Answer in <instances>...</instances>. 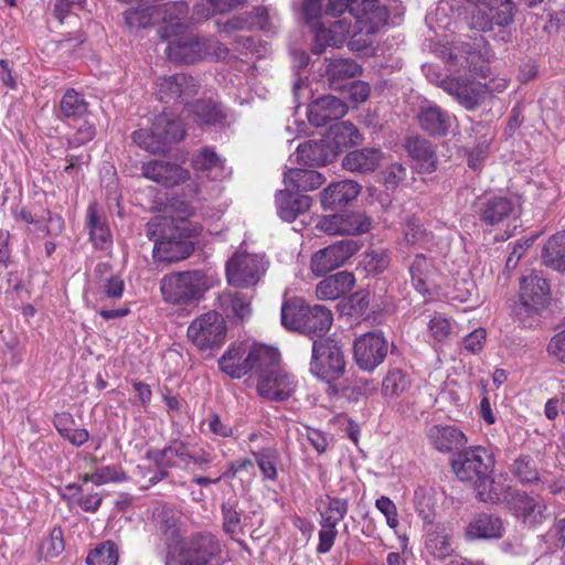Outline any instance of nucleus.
<instances>
[{"label":"nucleus","instance_id":"obj_3","mask_svg":"<svg viewBox=\"0 0 565 565\" xmlns=\"http://www.w3.org/2000/svg\"><path fill=\"white\" fill-rule=\"evenodd\" d=\"M550 302V285L546 278L533 271L520 281V302L514 308L518 320L525 328L536 324L537 316Z\"/></svg>","mask_w":565,"mask_h":565},{"label":"nucleus","instance_id":"obj_46","mask_svg":"<svg viewBox=\"0 0 565 565\" xmlns=\"http://www.w3.org/2000/svg\"><path fill=\"white\" fill-rule=\"evenodd\" d=\"M477 498L482 502L498 503L508 501L510 492L505 491L502 483L495 482L490 475L484 476L475 483Z\"/></svg>","mask_w":565,"mask_h":565},{"label":"nucleus","instance_id":"obj_7","mask_svg":"<svg viewBox=\"0 0 565 565\" xmlns=\"http://www.w3.org/2000/svg\"><path fill=\"white\" fill-rule=\"evenodd\" d=\"M278 363L279 360L268 365L260 366L256 373L257 393L263 398L274 402L288 399L298 387L296 377L282 370Z\"/></svg>","mask_w":565,"mask_h":565},{"label":"nucleus","instance_id":"obj_20","mask_svg":"<svg viewBox=\"0 0 565 565\" xmlns=\"http://www.w3.org/2000/svg\"><path fill=\"white\" fill-rule=\"evenodd\" d=\"M160 225L161 221L148 224V236L154 242L153 258L158 262L173 263L188 257L192 250L188 242L166 236L156 237Z\"/></svg>","mask_w":565,"mask_h":565},{"label":"nucleus","instance_id":"obj_35","mask_svg":"<svg viewBox=\"0 0 565 565\" xmlns=\"http://www.w3.org/2000/svg\"><path fill=\"white\" fill-rule=\"evenodd\" d=\"M408 270L415 289L422 295L428 294L437 276V267L433 259L424 254H417L409 264Z\"/></svg>","mask_w":565,"mask_h":565},{"label":"nucleus","instance_id":"obj_22","mask_svg":"<svg viewBox=\"0 0 565 565\" xmlns=\"http://www.w3.org/2000/svg\"><path fill=\"white\" fill-rule=\"evenodd\" d=\"M507 502L513 515L527 526H536L545 519L546 507L524 492L511 493Z\"/></svg>","mask_w":565,"mask_h":565},{"label":"nucleus","instance_id":"obj_1","mask_svg":"<svg viewBox=\"0 0 565 565\" xmlns=\"http://www.w3.org/2000/svg\"><path fill=\"white\" fill-rule=\"evenodd\" d=\"M279 352L260 343H232L218 359L220 370L232 379H242L249 372L279 360Z\"/></svg>","mask_w":565,"mask_h":565},{"label":"nucleus","instance_id":"obj_54","mask_svg":"<svg viewBox=\"0 0 565 565\" xmlns=\"http://www.w3.org/2000/svg\"><path fill=\"white\" fill-rule=\"evenodd\" d=\"M88 565H117L118 551L116 545L110 542H104L94 548L86 559Z\"/></svg>","mask_w":565,"mask_h":565},{"label":"nucleus","instance_id":"obj_12","mask_svg":"<svg viewBox=\"0 0 565 565\" xmlns=\"http://www.w3.org/2000/svg\"><path fill=\"white\" fill-rule=\"evenodd\" d=\"M388 352V342L382 332H366L353 343V358L361 370L373 371L382 364Z\"/></svg>","mask_w":565,"mask_h":565},{"label":"nucleus","instance_id":"obj_30","mask_svg":"<svg viewBox=\"0 0 565 565\" xmlns=\"http://www.w3.org/2000/svg\"><path fill=\"white\" fill-rule=\"evenodd\" d=\"M323 138L328 148L333 151V159L343 149L355 146L362 141V135L350 121H341L331 126Z\"/></svg>","mask_w":565,"mask_h":565},{"label":"nucleus","instance_id":"obj_59","mask_svg":"<svg viewBox=\"0 0 565 565\" xmlns=\"http://www.w3.org/2000/svg\"><path fill=\"white\" fill-rule=\"evenodd\" d=\"M342 214V233L343 235H358L366 233L370 230L371 221L360 212L341 213Z\"/></svg>","mask_w":565,"mask_h":565},{"label":"nucleus","instance_id":"obj_53","mask_svg":"<svg viewBox=\"0 0 565 565\" xmlns=\"http://www.w3.org/2000/svg\"><path fill=\"white\" fill-rule=\"evenodd\" d=\"M255 461L265 479L275 481L277 479L278 454L273 448H264L253 452Z\"/></svg>","mask_w":565,"mask_h":565},{"label":"nucleus","instance_id":"obj_27","mask_svg":"<svg viewBox=\"0 0 565 565\" xmlns=\"http://www.w3.org/2000/svg\"><path fill=\"white\" fill-rule=\"evenodd\" d=\"M361 189L353 180L333 182L320 193L321 204L326 210L345 205L358 198Z\"/></svg>","mask_w":565,"mask_h":565},{"label":"nucleus","instance_id":"obj_21","mask_svg":"<svg viewBox=\"0 0 565 565\" xmlns=\"http://www.w3.org/2000/svg\"><path fill=\"white\" fill-rule=\"evenodd\" d=\"M429 445L437 451L449 454L466 446L467 437L463 431L455 425L435 424L426 431Z\"/></svg>","mask_w":565,"mask_h":565},{"label":"nucleus","instance_id":"obj_26","mask_svg":"<svg viewBox=\"0 0 565 565\" xmlns=\"http://www.w3.org/2000/svg\"><path fill=\"white\" fill-rule=\"evenodd\" d=\"M384 153L380 148H361L348 152L342 167L350 172L366 174L375 171L383 162Z\"/></svg>","mask_w":565,"mask_h":565},{"label":"nucleus","instance_id":"obj_18","mask_svg":"<svg viewBox=\"0 0 565 565\" xmlns=\"http://www.w3.org/2000/svg\"><path fill=\"white\" fill-rule=\"evenodd\" d=\"M441 87L468 110L477 108L487 96V87L481 82L467 77L447 78Z\"/></svg>","mask_w":565,"mask_h":565},{"label":"nucleus","instance_id":"obj_42","mask_svg":"<svg viewBox=\"0 0 565 565\" xmlns=\"http://www.w3.org/2000/svg\"><path fill=\"white\" fill-rule=\"evenodd\" d=\"M285 183L298 191H312L319 188L323 182L324 178L321 173L311 169L289 168L284 174Z\"/></svg>","mask_w":565,"mask_h":565},{"label":"nucleus","instance_id":"obj_44","mask_svg":"<svg viewBox=\"0 0 565 565\" xmlns=\"http://www.w3.org/2000/svg\"><path fill=\"white\" fill-rule=\"evenodd\" d=\"M54 426L58 434L74 446L79 447L89 438L86 429L75 427V420L71 413H57L54 417Z\"/></svg>","mask_w":565,"mask_h":565},{"label":"nucleus","instance_id":"obj_58","mask_svg":"<svg viewBox=\"0 0 565 565\" xmlns=\"http://www.w3.org/2000/svg\"><path fill=\"white\" fill-rule=\"evenodd\" d=\"M456 323L443 315H434L428 323L429 334L436 342L446 341L456 333Z\"/></svg>","mask_w":565,"mask_h":565},{"label":"nucleus","instance_id":"obj_5","mask_svg":"<svg viewBox=\"0 0 565 565\" xmlns=\"http://www.w3.org/2000/svg\"><path fill=\"white\" fill-rule=\"evenodd\" d=\"M317 511L320 515L317 552L326 554L334 544L338 535L337 525L345 518L349 511V502L347 499L326 494L318 500Z\"/></svg>","mask_w":565,"mask_h":565},{"label":"nucleus","instance_id":"obj_14","mask_svg":"<svg viewBox=\"0 0 565 565\" xmlns=\"http://www.w3.org/2000/svg\"><path fill=\"white\" fill-rule=\"evenodd\" d=\"M386 0H351V14L360 33L373 34L387 23Z\"/></svg>","mask_w":565,"mask_h":565},{"label":"nucleus","instance_id":"obj_23","mask_svg":"<svg viewBox=\"0 0 565 565\" xmlns=\"http://www.w3.org/2000/svg\"><path fill=\"white\" fill-rule=\"evenodd\" d=\"M520 207L521 202L518 196H491L483 203L481 220L487 224L494 225L509 218H516Z\"/></svg>","mask_w":565,"mask_h":565},{"label":"nucleus","instance_id":"obj_31","mask_svg":"<svg viewBox=\"0 0 565 565\" xmlns=\"http://www.w3.org/2000/svg\"><path fill=\"white\" fill-rule=\"evenodd\" d=\"M192 167L199 178L222 180L230 174L224 161L211 148H203L192 159Z\"/></svg>","mask_w":565,"mask_h":565},{"label":"nucleus","instance_id":"obj_6","mask_svg":"<svg viewBox=\"0 0 565 565\" xmlns=\"http://www.w3.org/2000/svg\"><path fill=\"white\" fill-rule=\"evenodd\" d=\"M310 371L326 382L335 381L344 374L345 360L337 341L331 338L313 341Z\"/></svg>","mask_w":565,"mask_h":565},{"label":"nucleus","instance_id":"obj_43","mask_svg":"<svg viewBox=\"0 0 565 565\" xmlns=\"http://www.w3.org/2000/svg\"><path fill=\"white\" fill-rule=\"evenodd\" d=\"M308 305L301 298H290L281 306V323L288 330L302 333V324L306 323Z\"/></svg>","mask_w":565,"mask_h":565},{"label":"nucleus","instance_id":"obj_41","mask_svg":"<svg viewBox=\"0 0 565 565\" xmlns=\"http://www.w3.org/2000/svg\"><path fill=\"white\" fill-rule=\"evenodd\" d=\"M411 375L398 367L390 369L382 381V394L386 399L406 397L412 388Z\"/></svg>","mask_w":565,"mask_h":565},{"label":"nucleus","instance_id":"obj_9","mask_svg":"<svg viewBox=\"0 0 565 565\" xmlns=\"http://www.w3.org/2000/svg\"><path fill=\"white\" fill-rule=\"evenodd\" d=\"M494 465L492 454L481 446L468 448L459 452L451 466L456 476L465 482L477 483L491 473Z\"/></svg>","mask_w":565,"mask_h":565},{"label":"nucleus","instance_id":"obj_2","mask_svg":"<svg viewBox=\"0 0 565 565\" xmlns=\"http://www.w3.org/2000/svg\"><path fill=\"white\" fill-rule=\"evenodd\" d=\"M213 285L212 276L195 269L163 276L160 281V291L167 303L188 306L201 300Z\"/></svg>","mask_w":565,"mask_h":565},{"label":"nucleus","instance_id":"obj_15","mask_svg":"<svg viewBox=\"0 0 565 565\" xmlns=\"http://www.w3.org/2000/svg\"><path fill=\"white\" fill-rule=\"evenodd\" d=\"M213 42L205 38L184 34L172 39L166 53L175 63H193L211 54Z\"/></svg>","mask_w":565,"mask_h":565},{"label":"nucleus","instance_id":"obj_16","mask_svg":"<svg viewBox=\"0 0 565 565\" xmlns=\"http://www.w3.org/2000/svg\"><path fill=\"white\" fill-rule=\"evenodd\" d=\"M198 93V84L192 76L184 73L163 76L157 81L156 94L162 103H181L189 105V98Z\"/></svg>","mask_w":565,"mask_h":565},{"label":"nucleus","instance_id":"obj_57","mask_svg":"<svg viewBox=\"0 0 565 565\" xmlns=\"http://www.w3.org/2000/svg\"><path fill=\"white\" fill-rule=\"evenodd\" d=\"M426 547L431 555L437 558H444L451 554V543L449 535L443 531H433L426 539Z\"/></svg>","mask_w":565,"mask_h":565},{"label":"nucleus","instance_id":"obj_17","mask_svg":"<svg viewBox=\"0 0 565 565\" xmlns=\"http://www.w3.org/2000/svg\"><path fill=\"white\" fill-rule=\"evenodd\" d=\"M218 552L220 544L214 535H194L181 546V565H216Z\"/></svg>","mask_w":565,"mask_h":565},{"label":"nucleus","instance_id":"obj_38","mask_svg":"<svg viewBox=\"0 0 565 565\" xmlns=\"http://www.w3.org/2000/svg\"><path fill=\"white\" fill-rule=\"evenodd\" d=\"M420 127L430 135L444 136L451 126L452 117L437 105H426L418 114Z\"/></svg>","mask_w":565,"mask_h":565},{"label":"nucleus","instance_id":"obj_63","mask_svg":"<svg viewBox=\"0 0 565 565\" xmlns=\"http://www.w3.org/2000/svg\"><path fill=\"white\" fill-rule=\"evenodd\" d=\"M61 111L66 117L81 116L86 111V103L77 92L70 89L61 100Z\"/></svg>","mask_w":565,"mask_h":565},{"label":"nucleus","instance_id":"obj_8","mask_svg":"<svg viewBox=\"0 0 565 565\" xmlns=\"http://www.w3.org/2000/svg\"><path fill=\"white\" fill-rule=\"evenodd\" d=\"M227 327L216 311H209L195 318L188 327V339L200 350L218 349L226 338Z\"/></svg>","mask_w":565,"mask_h":565},{"label":"nucleus","instance_id":"obj_33","mask_svg":"<svg viewBox=\"0 0 565 565\" xmlns=\"http://www.w3.org/2000/svg\"><path fill=\"white\" fill-rule=\"evenodd\" d=\"M332 152L333 151L328 148L324 138H322L320 140H308L300 143L294 157L299 166L316 167L324 166L332 161Z\"/></svg>","mask_w":565,"mask_h":565},{"label":"nucleus","instance_id":"obj_47","mask_svg":"<svg viewBox=\"0 0 565 565\" xmlns=\"http://www.w3.org/2000/svg\"><path fill=\"white\" fill-rule=\"evenodd\" d=\"M246 25L264 31H271L274 26L273 18L270 17L268 9L257 8L249 17V21H244L241 18L232 19L224 24V31L228 32L231 30L243 29Z\"/></svg>","mask_w":565,"mask_h":565},{"label":"nucleus","instance_id":"obj_34","mask_svg":"<svg viewBox=\"0 0 565 565\" xmlns=\"http://www.w3.org/2000/svg\"><path fill=\"white\" fill-rule=\"evenodd\" d=\"M355 285L353 274L339 271L321 280L316 288V296L321 300H334L351 291Z\"/></svg>","mask_w":565,"mask_h":565},{"label":"nucleus","instance_id":"obj_62","mask_svg":"<svg viewBox=\"0 0 565 565\" xmlns=\"http://www.w3.org/2000/svg\"><path fill=\"white\" fill-rule=\"evenodd\" d=\"M450 7L448 3L440 2L434 12L426 17V22L436 33L439 31H450L452 19L449 17Z\"/></svg>","mask_w":565,"mask_h":565},{"label":"nucleus","instance_id":"obj_40","mask_svg":"<svg viewBox=\"0 0 565 565\" xmlns=\"http://www.w3.org/2000/svg\"><path fill=\"white\" fill-rule=\"evenodd\" d=\"M406 149L416 161L415 169L419 173H431L436 170V154L427 140L412 137L406 141Z\"/></svg>","mask_w":565,"mask_h":565},{"label":"nucleus","instance_id":"obj_24","mask_svg":"<svg viewBox=\"0 0 565 565\" xmlns=\"http://www.w3.org/2000/svg\"><path fill=\"white\" fill-rule=\"evenodd\" d=\"M348 113V106L338 97L327 95L316 99L308 107L307 117L311 125L322 127Z\"/></svg>","mask_w":565,"mask_h":565},{"label":"nucleus","instance_id":"obj_48","mask_svg":"<svg viewBox=\"0 0 565 565\" xmlns=\"http://www.w3.org/2000/svg\"><path fill=\"white\" fill-rule=\"evenodd\" d=\"M220 308L227 315L244 319L250 312L249 301L238 292L224 291L218 296Z\"/></svg>","mask_w":565,"mask_h":565},{"label":"nucleus","instance_id":"obj_11","mask_svg":"<svg viewBox=\"0 0 565 565\" xmlns=\"http://www.w3.org/2000/svg\"><path fill=\"white\" fill-rule=\"evenodd\" d=\"M512 0H477L470 12V25L472 29L486 32L493 24L507 26L513 22Z\"/></svg>","mask_w":565,"mask_h":565},{"label":"nucleus","instance_id":"obj_52","mask_svg":"<svg viewBox=\"0 0 565 565\" xmlns=\"http://www.w3.org/2000/svg\"><path fill=\"white\" fill-rule=\"evenodd\" d=\"M132 140L140 148L152 153L162 152L166 149L164 139L154 126L151 130L140 129L135 131L132 134Z\"/></svg>","mask_w":565,"mask_h":565},{"label":"nucleus","instance_id":"obj_28","mask_svg":"<svg viewBox=\"0 0 565 565\" xmlns=\"http://www.w3.org/2000/svg\"><path fill=\"white\" fill-rule=\"evenodd\" d=\"M309 195L281 190L276 193V207L278 216L286 222H294L300 214L311 207Z\"/></svg>","mask_w":565,"mask_h":565},{"label":"nucleus","instance_id":"obj_32","mask_svg":"<svg viewBox=\"0 0 565 565\" xmlns=\"http://www.w3.org/2000/svg\"><path fill=\"white\" fill-rule=\"evenodd\" d=\"M86 225L89 230V238L94 246L99 249H107L113 244L106 217L97 203H90L86 212Z\"/></svg>","mask_w":565,"mask_h":565},{"label":"nucleus","instance_id":"obj_49","mask_svg":"<svg viewBox=\"0 0 565 565\" xmlns=\"http://www.w3.org/2000/svg\"><path fill=\"white\" fill-rule=\"evenodd\" d=\"M391 264V256L387 249L375 248L364 253L361 260L362 268L367 275L376 276L384 273Z\"/></svg>","mask_w":565,"mask_h":565},{"label":"nucleus","instance_id":"obj_60","mask_svg":"<svg viewBox=\"0 0 565 565\" xmlns=\"http://www.w3.org/2000/svg\"><path fill=\"white\" fill-rule=\"evenodd\" d=\"M157 11V18L162 19L168 25L171 26H179V21L182 20V18L188 12V6L184 2H167L162 6H156Z\"/></svg>","mask_w":565,"mask_h":565},{"label":"nucleus","instance_id":"obj_25","mask_svg":"<svg viewBox=\"0 0 565 565\" xmlns=\"http://www.w3.org/2000/svg\"><path fill=\"white\" fill-rule=\"evenodd\" d=\"M142 174L167 188L178 185L189 179V172L180 166L157 160L143 163Z\"/></svg>","mask_w":565,"mask_h":565},{"label":"nucleus","instance_id":"obj_10","mask_svg":"<svg viewBox=\"0 0 565 565\" xmlns=\"http://www.w3.org/2000/svg\"><path fill=\"white\" fill-rule=\"evenodd\" d=\"M265 271V259L257 254L237 252L226 263L227 282L235 287L247 288L256 285Z\"/></svg>","mask_w":565,"mask_h":565},{"label":"nucleus","instance_id":"obj_45","mask_svg":"<svg viewBox=\"0 0 565 565\" xmlns=\"http://www.w3.org/2000/svg\"><path fill=\"white\" fill-rule=\"evenodd\" d=\"M542 257L546 266L565 273V232L553 235L546 242Z\"/></svg>","mask_w":565,"mask_h":565},{"label":"nucleus","instance_id":"obj_56","mask_svg":"<svg viewBox=\"0 0 565 565\" xmlns=\"http://www.w3.org/2000/svg\"><path fill=\"white\" fill-rule=\"evenodd\" d=\"M156 6L146 8H131L126 11V23L134 29L147 28L158 21Z\"/></svg>","mask_w":565,"mask_h":565},{"label":"nucleus","instance_id":"obj_19","mask_svg":"<svg viewBox=\"0 0 565 565\" xmlns=\"http://www.w3.org/2000/svg\"><path fill=\"white\" fill-rule=\"evenodd\" d=\"M359 30L354 26L352 30L351 20L340 19L333 22H322L319 28H316L313 35L312 51L320 54L327 46H341L347 40L348 35L355 36Z\"/></svg>","mask_w":565,"mask_h":565},{"label":"nucleus","instance_id":"obj_13","mask_svg":"<svg viewBox=\"0 0 565 565\" xmlns=\"http://www.w3.org/2000/svg\"><path fill=\"white\" fill-rule=\"evenodd\" d=\"M358 250L352 239H343L319 249L311 256L310 269L316 277H321L341 266Z\"/></svg>","mask_w":565,"mask_h":565},{"label":"nucleus","instance_id":"obj_37","mask_svg":"<svg viewBox=\"0 0 565 565\" xmlns=\"http://www.w3.org/2000/svg\"><path fill=\"white\" fill-rule=\"evenodd\" d=\"M93 277L104 297L109 299L122 297L125 282L120 276L113 273L110 264L98 263L94 268Z\"/></svg>","mask_w":565,"mask_h":565},{"label":"nucleus","instance_id":"obj_36","mask_svg":"<svg viewBox=\"0 0 565 565\" xmlns=\"http://www.w3.org/2000/svg\"><path fill=\"white\" fill-rule=\"evenodd\" d=\"M333 322L331 311L324 306H310L307 310L306 323L302 324V333L311 340H321L330 330Z\"/></svg>","mask_w":565,"mask_h":565},{"label":"nucleus","instance_id":"obj_55","mask_svg":"<svg viewBox=\"0 0 565 565\" xmlns=\"http://www.w3.org/2000/svg\"><path fill=\"white\" fill-rule=\"evenodd\" d=\"M154 127L161 132L164 146L168 142H178L184 137L183 125L179 120H170L166 113L157 118Z\"/></svg>","mask_w":565,"mask_h":565},{"label":"nucleus","instance_id":"obj_50","mask_svg":"<svg viewBox=\"0 0 565 565\" xmlns=\"http://www.w3.org/2000/svg\"><path fill=\"white\" fill-rule=\"evenodd\" d=\"M191 452L184 444L175 441L160 451H150L148 457L153 459L159 466H172L174 458H179L183 463L188 465L190 463L189 455Z\"/></svg>","mask_w":565,"mask_h":565},{"label":"nucleus","instance_id":"obj_29","mask_svg":"<svg viewBox=\"0 0 565 565\" xmlns=\"http://www.w3.org/2000/svg\"><path fill=\"white\" fill-rule=\"evenodd\" d=\"M156 520L169 553L173 554L181 543L180 512L171 507L162 505L157 511Z\"/></svg>","mask_w":565,"mask_h":565},{"label":"nucleus","instance_id":"obj_4","mask_svg":"<svg viewBox=\"0 0 565 565\" xmlns=\"http://www.w3.org/2000/svg\"><path fill=\"white\" fill-rule=\"evenodd\" d=\"M493 56L486 39L481 35L452 43L449 62L462 70L486 78L490 75L489 62Z\"/></svg>","mask_w":565,"mask_h":565},{"label":"nucleus","instance_id":"obj_51","mask_svg":"<svg viewBox=\"0 0 565 565\" xmlns=\"http://www.w3.org/2000/svg\"><path fill=\"white\" fill-rule=\"evenodd\" d=\"M186 113L193 114L194 120L200 125H211L222 118L221 109L211 102L198 100L193 105L186 106Z\"/></svg>","mask_w":565,"mask_h":565},{"label":"nucleus","instance_id":"obj_64","mask_svg":"<svg viewBox=\"0 0 565 565\" xmlns=\"http://www.w3.org/2000/svg\"><path fill=\"white\" fill-rule=\"evenodd\" d=\"M93 483L96 486L109 482H121L127 479L126 472L120 466H103L94 471Z\"/></svg>","mask_w":565,"mask_h":565},{"label":"nucleus","instance_id":"obj_39","mask_svg":"<svg viewBox=\"0 0 565 565\" xmlns=\"http://www.w3.org/2000/svg\"><path fill=\"white\" fill-rule=\"evenodd\" d=\"M504 532V526L500 518L491 514L477 515L467 526L466 535L471 539H500Z\"/></svg>","mask_w":565,"mask_h":565},{"label":"nucleus","instance_id":"obj_61","mask_svg":"<svg viewBox=\"0 0 565 565\" xmlns=\"http://www.w3.org/2000/svg\"><path fill=\"white\" fill-rule=\"evenodd\" d=\"M511 471L522 483H530L540 480L537 470L533 465V460L527 456L516 458L512 463Z\"/></svg>","mask_w":565,"mask_h":565}]
</instances>
